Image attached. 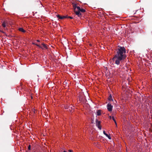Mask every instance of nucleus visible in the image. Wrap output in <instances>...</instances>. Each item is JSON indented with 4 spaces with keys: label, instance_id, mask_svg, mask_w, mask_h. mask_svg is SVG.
I'll return each mask as SVG.
<instances>
[{
    "label": "nucleus",
    "instance_id": "obj_1",
    "mask_svg": "<svg viewBox=\"0 0 152 152\" xmlns=\"http://www.w3.org/2000/svg\"><path fill=\"white\" fill-rule=\"evenodd\" d=\"M126 49L124 47L118 46L116 50V53L113 58V60L115 64L119 65L122 60L126 58Z\"/></svg>",
    "mask_w": 152,
    "mask_h": 152
},
{
    "label": "nucleus",
    "instance_id": "obj_2",
    "mask_svg": "<svg viewBox=\"0 0 152 152\" xmlns=\"http://www.w3.org/2000/svg\"><path fill=\"white\" fill-rule=\"evenodd\" d=\"M73 7L74 10L75 14L79 17L81 16V14L80 12H84L86 11L85 10L77 6L76 4H73Z\"/></svg>",
    "mask_w": 152,
    "mask_h": 152
},
{
    "label": "nucleus",
    "instance_id": "obj_3",
    "mask_svg": "<svg viewBox=\"0 0 152 152\" xmlns=\"http://www.w3.org/2000/svg\"><path fill=\"white\" fill-rule=\"evenodd\" d=\"M113 106L112 105L108 103L107 105V108L109 112H111L112 110Z\"/></svg>",
    "mask_w": 152,
    "mask_h": 152
},
{
    "label": "nucleus",
    "instance_id": "obj_4",
    "mask_svg": "<svg viewBox=\"0 0 152 152\" xmlns=\"http://www.w3.org/2000/svg\"><path fill=\"white\" fill-rule=\"evenodd\" d=\"M96 126L98 128L100 129L101 130L102 129L101 126L100 125V121H98L97 120L96 121Z\"/></svg>",
    "mask_w": 152,
    "mask_h": 152
},
{
    "label": "nucleus",
    "instance_id": "obj_5",
    "mask_svg": "<svg viewBox=\"0 0 152 152\" xmlns=\"http://www.w3.org/2000/svg\"><path fill=\"white\" fill-rule=\"evenodd\" d=\"M64 108L65 109H69V110L70 111L72 112L73 111V110L74 109V107H70V106H64Z\"/></svg>",
    "mask_w": 152,
    "mask_h": 152
},
{
    "label": "nucleus",
    "instance_id": "obj_6",
    "mask_svg": "<svg viewBox=\"0 0 152 152\" xmlns=\"http://www.w3.org/2000/svg\"><path fill=\"white\" fill-rule=\"evenodd\" d=\"M42 46H41V48H42V49H47V47L46 45H45L44 43H42Z\"/></svg>",
    "mask_w": 152,
    "mask_h": 152
},
{
    "label": "nucleus",
    "instance_id": "obj_7",
    "mask_svg": "<svg viewBox=\"0 0 152 152\" xmlns=\"http://www.w3.org/2000/svg\"><path fill=\"white\" fill-rule=\"evenodd\" d=\"M57 16L59 19H63L66 18L65 16H60L59 15H57Z\"/></svg>",
    "mask_w": 152,
    "mask_h": 152
},
{
    "label": "nucleus",
    "instance_id": "obj_8",
    "mask_svg": "<svg viewBox=\"0 0 152 152\" xmlns=\"http://www.w3.org/2000/svg\"><path fill=\"white\" fill-rule=\"evenodd\" d=\"M18 30L20 31L23 32L24 33L26 32V31L22 28H20L18 29Z\"/></svg>",
    "mask_w": 152,
    "mask_h": 152
},
{
    "label": "nucleus",
    "instance_id": "obj_9",
    "mask_svg": "<svg viewBox=\"0 0 152 152\" xmlns=\"http://www.w3.org/2000/svg\"><path fill=\"white\" fill-rule=\"evenodd\" d=\"M108 100L110 101H113V99H112V96L111 95H110L108 97Z\"/></svg>",
    "mask_w": 152,
    "mask_h": 152
},
{
    "label": "nucleus",
    "instance_id": "obj_10",
    "mask_svg": "<svg viewBox=\"0 0 152 152\" xmlns=\"http://www.w3.org/2000/svg\"><path fill=\"white\" fill-rule=\"evenodd\" d=\"M96 114L97 115H100L101 114V112L100 110H98L96 112Z\"/></svg>",
    "mask_w": 152,
    "mask_h": 152
},
{
    "label": "nucleus",
    "instance_id": "obj_11",
    "mask_svg": "<svg viewBox=\"0 0 152 152\" xmlns=\"http://www.w3.org/2000/svg\"><path fill=\"white\" fill-rule=\"evenodd\" d=\"M105 136L107 137L109 139H111V137H110V136L109 135H108L107 134V133L106 134H105Z\"/></svg>",
    "mask_w": 152,
    "mask_h": 152
},
{
    "label": "nucleus",
    "instance_id": "obj_12",
    "mask_svg": "<svg viewBox=\"0 0 152 152\" xmlns=\"http://www.w3.org/2000/svg\"><path fill=\"white\" fill-rule=\"evenodd\" d=\"M112 119L113 120V121H114L115 124L116 125H117V123H116V121L115 120V118H114V116H112Z\"/></svg>",
    "mask_w": 152,
    "mask_h": 152
},
{
    "label": "nucleus",
    "instance_id": "obj_13",
    "mask_svg": "<svg viewBox=\"0 0 152 152\" xmlns=\"http://www.w3.org/2000/svg\"><path fill=\"white\" fill-rule=\"evenodd\" d=\"M2 25L3 27H6L5 23V22L3 23Z\"/></svg>",
    "mask_w": 152,
    "mask_h": 152
},
{
    "label": "nucleus",
    "instance_id": "obj_14",
    "mask_svg": "<svg viewBox=\"0 0 152 152\" xmlns=\"http://www.w3.org/2000/svg\"><path fill=\"white\" fill-rule=\"evenodd\" d=\"M35 45L37 46L39 48H41V46H40V45H39L38 44H35Z\"/></svg>",
    "mask_w": 152,
    "mask_h": 152
},
{
    "label": "nucleus",
    "instance_id": "obj_15",
    "mask_svg": "<svg viewBox=\"0 0 152 152\" xmlns=\"http://www.w3.org/2000/svg\"><path fill=\"white\" fill-rule=\"evenodd\" d=\"M31 145H28V150H30L31 149Z\"/></svg>",
    "mask_w": 152,
    "mask_h": 152
},
{
    "label": "nucleus",
    "instance_id": "obj_16",
    "mask_svg": "<svg viewBox=\"0 0 152 152\" xmlns=\"http://www.w3.org/2000/svg\"><path fill=\"white\" fill-rule=\"evenodd\" d=\"M68 151L70 152H73V151L72 150H69Z\"/></svg>",
    "mask_w": 152,
    "mask_h": 152
},
{
    "label": "nucleus",
    "instance_id": "obj_17",
    "mask_svg": "<svg viewBox=\"0 0 152 152\" xmlns=\"http://www.w3.org/2000/svg\"><path fill=\"white\" fill-rule=\"evenodd\" d=\"M68 18H70V19H72L73 18L72 17H70V16H69V17H68Z\"/></svg>",
    "mask_w": 152,
    "mask_h": 152
},
{
    "label": "nucleus",
    "instance_id": "obj_18",
    "mask_svg": "<svg viewBox=\"0 0 152 152\" xmlns=\"http://www.w3.org/2000/svg\"><path fill=\"white\" fill-rule=\"evenodd\" d=\"M103 132L104 134V135H105V134H106V133H105V131H104Z\"/></svg>",
    "mask_w": 152,
    "mask_h": 152
},
{
    "label": "nucleus",
    "instance_id": "obj_19",
    "mask_svg": "<svg viewBox=\"0 0 152 152\" xmlns=\"http://www.w3.org/2000/svg\"><path fill=\"white\" fill-rule=\"evenodd\" d=\"M109 118H110V119H112V117L111 116H109Z\"/></svg>",
    "mask_w": 152,
    "mask_h": 152
},
{
    "label": "nucleus",
    "instance_id": "obj_20",
    "mask_svg": "<svg viewBox=\"0 0 152 152\" xmlns=\"http://www.w3.org/2000/svg\"><path fill=\"white\" fill-rule=\"evenodd\" d=\"M32 44H33V45H35V44H36L35 43H34V42H32Z\"/></svg>",
    "mask_w": 152,
    "mask_h": 152
},
{
    "label": "nucleus",
    "instance_id": "obj_21",
    "mask_svg": "<svg viewBox=\"0 0 152 152\" xmlns=\"http://www.w3.org/2000/svg\"><path fill=\"white\" fill-rule=\"evenodd\" d=\"M37 41L38 42H39L40 41L38 40H37Z\"/></svg>",
    "mask_w": 152,
    "mask_h": 152
},
{
    "label": "nucleus",
    "instance_id": "obj_22",
    "mask_svg": "<svg viewBox=\"0 0 152 152\" xmlns=\"http://www.w3.org/2000/svg\"><path fill=\"white\" fill-rule=\"evenodd\" d=\"M64 152H67V151H64Z\"/></svg>",
    "mask_w": 152,
    "mask_h": 152
}]
</instances>
